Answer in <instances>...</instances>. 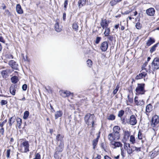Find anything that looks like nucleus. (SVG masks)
<instances>
[{
    "mask_svg": "<svg viewBox=\"0 0 159 159\" xmlns=\"http://www.w3.org/2000/svg\"><path fill=\"white\" fill-rule=\"evenodd\" d=\"M94 114L87 113L84 117V120L85 124L88 126L91 125L92 127L93 128L94 125Z\"/></svg>",
    "mask_w": 159,
    "mask_h": 159,
    "instance_id": "f257e3e1",
    "label": "nucleus"
},
{
    "mask_svg": "<svg viewBox=\"0 0 159 159\" xmlns=\"http://www.w3.org/2000/svg\"><path fill=\"white\" fill-rule=\"evenodd\" d=\"M151 125L153 128V129L155 131L154 128L156 127L159 123V116L156 115L152 116L150 122Z\"/></svg>",
    "mask_w": 159,
    "mask_h": 159,
    "instance_id": "f03ea898",
    "label": "nucleus"
},
{
    "mask_svg": "<svg viewBox=\"0 0 159 159\" xmlns=\"http://www.w3.org/2000/svg\"><path fill=\"white\" fill-rule=\"evenodd\" d=\"M145 84H138V86L135 89V91L138 93L140 94H144L146 91L144 90Z\"/></svg>",
    "mask_w": 159,
    "mask_h": 159,
    "instance_id": "7ed1b4c3",
    "label": "nucleus"
},
{
    "mask_svg": "<svg viewBox=\"0 0 159 159\" xmlns=\"http://www.w3.org/2000/svg\"><path fill=\"white\" fill-rule=\"evenodd\" d=\"M120 138V134L112 132L109 134L108 136V139L111 142L114 141H117Z\"/></svg>",
    "mask_w": 159,
    "mask_h": 159,
    "instance_id": "20e7f679",
    "label": "nucleus"
},
{
    "mask_svg": "<svg viewBox=\"0 0 159 159\" xmlns=\"http://www.w3.org/2000/svg\"><path fill=\"white\" fill-rule=\"evenodd\" d=\"M152 69L153 71L157 70L159 69V58L156 57L154 58L152 64Z\"/></svg>",
    "mask_w": 159,
    "mask_h": 159,
    "instance_id": "39448f33",
    "label": "nucleus"
},
{
    "mask_svg": "<svg viewBox=\"0 0 159 159\" xmlns=\"http://www.w3.org/2000/svg\"><path fill=\"white\" fill-rule=\"evenodd\" d=\"M137 120L134 115H131L129 117V120L127 122V123L132 125H135L137 123Z\"/></svg>",
    "mask_w": 159,
    "mask_h": 159,
    "instance_id": "423d86ee",
    "label": "nucleus"
},
{
    "mask_svg": "<svg viewBox=\"0 0 159 159\" xmlns=\"http://www.w3.org/2000/svg\"><path fill=\"white\" fill-rule=\"evenodd\" d=\"M8 64L12 68L16 70L18 69V65L14 60H11L9 61Z\"/></svg>",
    "mask_w": 159,
    "mask_h": 159,
    "instance_id": "0eeeda50",
    "label": "nucleus"
},
{
    "mask_svg": "<svg viewBox=\"0 0 159 159\" xmlns=\"http://www.w3.org/2000/svg\"><path fill=\"white\" fill-rule=\"evenodd\" d=\"M108 43L107 41H104L101 44L100 47L101 50L102 52L106 51L108 48Z\"/></svg>",
    "mask_w": 159,
    "mask_h": 159,
    "instance_id": "6e6552de",
    "label": "nucleus"
},
{
    "mask_svg": "<svg viewBox=\"0 0 159 159\" xmlns=\"http://www.w3.org/2000/svg\"><path fill=\"white\" fill-rule=\"evenodd\" d=\"M109 23L107 22L106 19H102L100 22V25L102 27L103 29H104L105 28H107L108 26Z\"/></svg>",
    "mask_w": 159,
    "mask_h": 159,
    "instance_id": "1a4fd4ad",
    "label": "nucleus"
},
{
    "mask_svg": "<svg viewBox=\"0 0 159 159\" xmlns=\"http://www.w3.org/2000/svg\"><path fill=\"white\" fill-rule=\"evenodd\" d=\"M155 10L153 8L151 7L146 11V14L150 16H154L155 13Z\"/></svg>",
    "mask_w": 159,
    "mask_h": 159,
    "instance_id": "9d476101",
    "label": "nucleus"
},
{
    "mask_svg": "<svg viewBox=\"0 0 159 159\" xmlns=\"http://www.w3.org/2000/svg\"><path fill=\"white\" fill-rule=\"evenodd\" d=\"M22 144L24 148V152H29V147L30 144L28 142L27 140H25L23 142Z\"/></svg>",
    "mask_w": 159,
    "mask_h": 159,
    "instance_id": "9b49d317",
    "label": "nucleus"
},
{
    "mask_svg": "<svg viewBox=\"0 0 159 159\" xmlns=\"http://www.w3.org/2000/svg\"><path fill=\"white\" fill-rule=\"evenodd\" d=\"M138 98L137 97L135 96L134 98V102L136 104L137 106H142L144 103V102L143 99L138 100Z\"/></svg>",
    "mask_w": 159,
    "mask_h": 159,
    "instance_id": "f8f14e48",
    "label": "nucleus"
},
{
    "mask_svg": "<svg viewBox=\"0 0 159 159\" xmlns=\"http://www.w3.org/2000/svg\"><path fill=\"white\" fill-rule=\"evenodd\" d=\"M64 147V143H60L58 146L56 148V151L61 152L63 150Z\"/></svg>",
    "mask_w": 159,
    "mask_h": 159,
    "instance_id": "ddd939ff",
    "label": "nucleus"
},
{
    "mask_svg": "<svg viewBox=\"0 0 159 159\" xmlns=\"http://www.w3.org/2000/svg\"><path fill=\"white\" fill-rule=\"evenodd\" d=\"M147 74L146 72H143L142 73L137 75L135 77V79L137 80L141 79L145 77Z\"/></svg>",
    "mask_w": 159,
    "mask_h": 159,
    "instance_id": "4468645a",
    "label": "nucleus"
},
{
    "mask_svg": "<svg viewBox=\"0 0 159 159\" xmlns=\"http://www.w3.org/2000/svg\"><path fill=\"white\" fill-rule=\"evenodd\" d=\"M61 95L63 97L65 98L69 96L71 94V93L69 91H61Z\"/></svg>",
    "mask_w": 159,
    "mask_h": 159,
    "instance_id": "2eb2a0df",
    "label": "nucleus"
},
{
    "mask_svg": "<svg viewBox=\"0 0 159 159\" xmlns=\"http://www.w3.org/2000/svg\"><path fill=\"white\" fill-rule=\"evenodd\" d=\"M16 90L15 85L13 84L11 85L10 88V93L13 95H15L16 94Z\"/></svg>",
    "mask_w": 159,
    "mask_h": 159,
    "instance_id": "dca6fc26",
    "label": "nucleus"
},
{
    "mask_svg": "<svg viewBox=\"0 0 159 159\" xmlns=\"http://www.w3.org/2000/svg\"><path fill=\"white\" fill-rule=\"evenodd\" d=\"M111 144L112 145L115 146V147H121L122 146V144L120 142H116L112 141V142H111Z\"/></svg>",
    "mask_w": 159,
    "mask_h": 159,
    "instance_id": "f3484780",
    "label": "nucleus"
},
{
    "mask_svg": "<svg viewBox=\"0 0 159 159\" xmlns=\"http://www.w3.org/2000/svg\"><path fill=\"white\" fill-rule=\"evenodd\" d=\"M130 133L128 131H124V139L125 140H127L129 139L130 136Z\"/></svg>",
    "mask_w": 159,
    "mask_h": 159,
    "instance_id": "a211bd4d",
    "label": "nucleus"
},
{
    "mask_svg": "<svg viewBox=\"0 0 159 159\" xmlns=\"http://www.w3.org/2000/svg\"><path fill=\"white\" fill-rule=\"evenodd\" d=\"M155 40L154 39L151 37H150L149 39L148 40L146 43V46L148 47H149L155 43Z\"/></svg>",
    "mask_w": 159,
    "mask_h": 159,
    "instance_id": "6ab92c4d",
    "label": "nucleus"
},
{
    "mask_svg": "<svg viewBox=\"0 0 159 159\" xmlns=\"http://www.w3.org/2000/svg\"><path fill=\"white\" fill-rule=\"evenodd\" d=\"M63 115V112L62 111H57L55 114V118L57 119L59 117H61Z\"/></svg>",
    "mask_w": 159,
    "mask_h": 159,
    "instance_id": "aec40b11",
    "label": "nucleus"
},
{
    "mask_svg": "<svg viewBox=\"0 0 159 159\" xmlns=\"http://www.w3.org/2000/svg\"><path fill=\"white\" fill-rule=\"evenodd\" d=\"M8 70H3L1 72V75L3 78L6 79L8 76Z\"/></svg>",
    "mask_w": 159,
    "mask_h": 159,
    "instance_id": "412c9836",
    "label": "nucleus"
},
{
    "mask_svg": "<svg viewBox=\"0 0 159 159\" xmlns=\"http://www.w3.org/2000/svg\"><path fill=\"white\" fill-rule=\"evenodd\" d=\"M152 107L151 104H148L146 107V114L148 115L147 112L149 113L152 110Z\"/></svg>",
    "mask_w": 159,
    "mask_h": 159,
    "instance_id": "4be33fe9",
    "label": "nucleus"
},
{
    "mask_svg": "<svg viewBox=\"0 0 159 159\" xmlns=\"http://www.w3.org/2000/svg\"><path fill=\"white\" fill-rule=\"evenodd\" d=\"M63 136L60 134H57L56 137V139L57 141H60V143H64L63 138Z\"/></svg>",
    "mask_w": 159,
    "mask_h": 159,
    "instance_id": "5701e85b",
    "label": "nucleus"
},
{
    "mask_svg": "<svg viewBox=\"0 0 159 159\" xmlns=\"http://www.w3.org/2000/svg\"><path fill=\"white\" fill-rule=\"evenodd\" d=\"M16 11L18 14H21L23 13V11L21 8V6L19 4L16 5Z\"/></svg>",
    "mask_w": 159,
    "mask_h": 159,
    "instance_id": "b1692460",
    "label": "nucleus"
},
{
    "mask_svg": "<svg viewBox=\"0 0 159 159\" xmlns=\"http://www.w3.org/2000/svg\"><path fill=\"white\" fill-rule=\"evenodd\" d=\"M86 0H79L78 2L79 8H81L86 4Z\"/></svg>",
    "mask_w": 159,
    "mask_h": 159,
    "instance_id": "393cba45",
    "label": "nucleus"
},
{
    "mask_svg": "<svg viewBox=\"0 0 159 159\" xmlns=\"http://www.w3.org/2000/svg\"><path fill=\"white\" fill-rule=\"evenodd\" d=\"M120 128L118 126H115L113 128V132L114 133L120 134Z\"/></svg>",
    "mask_w": 159,
    "mask_h": 159,
    "instance_id": "a878e982",
    "label": "nucleus"
},
{
    "mask_svg": "<svg viewBox=\"0 0 159 159\" xmlns=\"http://www.w3.org/2000/svg\"><path fill=\"white\" fill-rule=\"evenodd\" d=\"M11 82L14 84L16 83L19 80L18 77L16 76H14L11 77Z\"/></svg>",
    "mask_w": 159,
    "mask_h": 159,
    "instance_id": "bb28decb",
    "label": "nucleus"
},
{
    "mask_svg": "<svg viewBox=\"0 0 159 159\" xmlns=\"http://www.w3.org/2000/svg\"><path fill=\"white\" fill-rule=\"evenodd\" d=\"M55 30L58 32H60L61 30V27H59V23L57 22L55 25Z\"/></svg>",
    "mask_w": 159,
    "mask_h": 159,
    "instance_id": "cd10ccee",
    "label": "nucleus"
},
{
    "mask_svg": "<svg viewBox=\"0 0 159 159\" xmlns=\"http://www.w3.org/2000/svg\"><path fill=\"white\" fill-rule=\"evenodd\" d=\"M15 117L12 116L9 119V125L11 127L12 124L15 122Z\"/></svg>",
    "mask_w": 159,
    "mask_h": 159,
    "instance_id": "c85d7f7f",
    "label": "nucleus"
},
{
    "mask_svg": "<svg viewBox=\"0 0 159 159\" xmlns=\"http://www.w3.org/2000/svg\"><path fill=\"white\" fill-rule=\"evenodd\" d=\"M159 43H157L156 44H154L151 48L150 52L151 53H152L153 52L155 51L156 50V48L157 47L159 44Z\"/></svg>",
    "mask_w": 159,
    "mask_h": 159,
    "instance_id": "c756f323",
    "label": "nucleus"
},
{
    "mask_svg": "<svg viewBox=\"0 0 159 159\" xmlns=\"http://www.w3.org/2000/svg\"><path fill=\"white\" fill-rule=\"evenodd\" d=\"M16 120L17 123V125L19 129L21 128V125L22 124V120L20 118H17Z\"/></svg>",
    "mask_w": 159,
    "mask_h": 159,
    "instance_id": "7c9ffc66",
    "label": "nucleus"
},
{
    "mask_svg": "<svg viewBox=\"0 0 159 159\" xmlns=\"http://www.w3.org/2000/svg\"><path fill=\"white\" fill-rule=\"evenodd\" d=\"M79 26L76 22L74 23L72 25V28L73 30L76 31H77L78 30Z\"/></svg>",
    "mask_w": 159,
    "mask_h": 159,
    "instance_id": "2f4dec72",
    "label": "nucleus"
},
{
    "mask_svg": "<svg viewBox=\"0 0 159 159\" xmlns=\"http://www.w3.org/2000/svg\"><path fill=\"white\" fill-rule=\"evenodd\" d=\"M60 152L58 151H56L55 152L54 154V157L56 159H59L60 158L59 153Z\"/></svg>",
    "mask_w": 159,
    "mask_h": 159,
    "instance_id": "473e14b6",
    "label": "nucleus"
},
{
    "mask_svg": "<svg viewBox=\"0 0 159 159\" xmlns=\"http://www.w3.org/2000/svg\"><path fill=\"white\" fill-rule=\"evenodd\" d=\"M29 115V112L28 111H25L23 116V118L25 120H26L27 119Z\"/></svg>",
    "mask_w": 159,
    "mask_h": 159,
    "instance_id": "72a5a7b5",
    "label": "nucleus"
},
{
    "mask_svg": "<svg viewBox=\"0 0 159 159\" xmlns=\"http://www.w3.org/2000/svg\"><path fill=\"white\" fill-rule=\"evenodd\" d=\"M105 30L104 32V34H105V36L106 37H107V36L108 35L110 34V29L109 28H105Z\"/></svg>",
    "mask_w": 159,
    "mask_h": 159,
    "instance_id": "f704fd0d",
    "label": "nucleus"
},
{
    "mask_svg": "<svg viewBox=\"0 0 159 159\" xmlns=\"http://www.w3.org/2000/svg\"><path fill=\"white\" fill-rule=\"evenodd\" d=\"M107 119L109 120H113L115 119V116L113 114H111L107 117Z\"/></svg>",
    "mask_w": 159,
    "mask_h": 159,
    "instance_id": "c9c22d12",
    "label": "nucleus"
},
{
    "mask_svg": "<svg viewBox=\"0 0 159 159\" xmlns=\"http://www.w3.org/2000/svg\"><path fill=\"white\" fill-rule=\"evenodd\" d=\"M98 141L94 139L92 142L93 145V149H95L96 147V146L97 144H98Z\"/></svg>",
    "mask_w": 159,
    "mask_h": 159,
    "instance_id": "e433bc0d",
    "label": "nucleus"
},
{
    "mask_svg": "<svg viewBox=\"0 0 159 159\" xmlns=\"http://www.w3.org/2000/svg\"><path fill=\"white\" fill-rule=\"evenodd\" d=\"M130 141L133 144L135 143V139L134 135H132L130 136Z\"/></svg>",
    "mask_w": 159,
    "mask_h": 159,
    "instance_id": "4c0bfd02",
    "label": "nucleus"
},
{
    "mask_svg": "<svg viewBox=\"0 0 159 159\" xmlns=\"http://www.w3.org/2000/svg\"><path fill=\"white\" fill-rule=\"evenodd\" d=\"M143 134L142 133L141 131L139 130V131L138 137L139 139L142 140L143 139Z\"/></svg>",
    "mask_w": 159,
    "mask_h": 159,
    "instance_id": "58836bf2",
    "label": "nucleus"
},
{
    "mask_svg": "<svg viewBox=\"0 0 159 159\" xmlns=\"http://www.w3.org/2000/svg\"><path fill=\"white\" fill-rule=\"evenodd\" d=\"M117 3V2L116 0H111L110 2V4L111 6H113L116 5Z\"/></svg>",
    "mask_w": 159,
    "mask_h": 159,
    "instance_id": "ea45409f",
    "label": "nucleus"
},
{
    "mask_svg": "<svg viewBox=\"0 0 159 159\" xmlns=\"http://www.w3.org/2000/svg\"><path fill=\"white\" fill-rule=\"evenodd\" d=\"M124 111L123 110H121L118 112V116L119 117H121L124 114Z\"/></svg>",
    "mask_w": 159,
    "mask_h": 159,
    "instance_id": "a19ab883",
    "label": "nucleus"
},
{
    "mask_svg": "<svg viewBox=\"0 0 159 159\" xmlns=\"http://www.w3.org/2000/svg\"><path fill=\"white\" fill-rule=\"evenodd\" d=\"M142 26V25L139 22H138L135 25L136 28L138 30L141 29Z\"/></svg>",
    "mask_w": 159,
    "mask_h": 159,
    "instance_id": "79ce46f5",
    "label": "nucleus"
},
{
    "mask_svg": "<svg viewBox=\"0 0 159 159\" xmlns=\"http://www.w3.org/2000/svg\"><path fill=\"white\" fill-rule=\"evenodd\" d=\"M128 146L129 148H130V145L129 143H124V149L126 150H127L128 149Z\"/></svg>",
    "mask_w": 159,
    "mask_h": 159,
    "instance_id": "37998d69",
    "label": "nucleus"
},
{
    "mask_svg": "<svg viewBox=\"0 0 159 159\" xmlns=\"http://www.w3.org/2000/svg\"><path fill=\"white\" fill-rule=\"evenodd\" d=\"M121 120L122 124L124 125H125L127 123V122L128 121L127 120V119L125 120V118H121Z\"/></svg>",
    "mask_w": 159,
    "mask_h": 159,
    "instance_id": "c03bdc74",
    "label": "nucleus"
},
{
    "mask_svg": "<svg viewBox=\"0 0 159 159\" xmlns=\"http://www.w3.org/2000/svg\"><path fill=\"white\" fill-rule=\"evenodd\" d=\"M92 61L90 59H88L87 61V66L89 67H90V66L92 65Z\"/></svg>",
    "mask_w": 159,
    "mask_h": 159,
    "instance_id": "a18cd8bd",
    "label": "nucleus"
},
{
    "mask_svg": "<svg viewBox=\"0 0 159 159\" xmlns=\"http://www.w3.org/2000/svg\"><path fill=\"white\" fill-rule=\"evenodd\" d=\"M5 57L6 58L10 59L11 58H13V56L10 54H7L5 55Z\"/></svg>",
    "mask_w": 159,
    "mask_h": 159,
    "instance_id": "49530a36",
    "label": "nucleus"
},
{
    "mask_svg": "<svg viewBox=\"0 0 159 159\" xmlns=\"http://www.w3.org/2000/svg\"><path fill=\"white\" fill-rule=\"evenodd\" d=\"M101 39V38L100 37H97L95 41V43L98 44Z\"/></svg>",
    "mask_w": 159,
    "mask_h": 159,
    "instance_id": "de8ad7c7",
    "label": "nucleus"
},
{
    "mask_svg": "<svg viewBox=\"0 0 159 159\" xmlns=\"http://www.w3.org/2000/svg\"><path fill=\"white\" fill-rule=\"evenodd\" d=\"M127 150L128 153L130 155L132 154V152L134 151V150H133L132 148H130L129 149H128L127 150Z\"/></svg>",
    "mask_w": 159,
    "mask_h": 159,
    "instance_id": "09e8293b",
    "label": "nucleus"
},
{
    "mask_svg": "<svg viewBox=\"0 0 159 159\" xmlns=\"http://www.w3.org/2000/svg\"><path fill=\"white\" fill-rule=\"evenodd\" d=\"M7 100H2L1 102V105L3 106L7 104Z\"/></svg>",
    "mask_w": 159,
    "mask_h": 159,
    "instance_id": "8fccbe9b",
    "label": "nucleus"
},
{
    "mask_svg": "<svg viewBox=\"0 0 159 159\" xmlns=\"http://www.w3.org/2000/svg\"><path fill=\"white\" fill-rule=\"evenodd\" d=\"M68 0H65L64 3V9L65 10H66Z\"/></svg>",
    "mask_w": 159,
    "mask_h": 159,
    "instance_id": "3c124183",
    "label": "nucleus"
},
{
    "mask_svg": "<svg viewBox=\"0 0 159 159\" xmlns=\"http://www.w3.org/2000/svg\"><path fill=\"white\" fill-rule=\"evenodd\" d=\"M40 155L39 153H37L35 155V158L33 159H40Z\"/></svg>",
    "mask_w": 159,
    "mask_h": 159,
    "instance_id": "603ef678",
    "label": "nucleus"
},
{
    "mask_svg": "<svg viewBox=\"0 0 159 159\" xmlns=\"http://www.w3.org/2000/svg\"><path fill=\"white\" fill-rule=\"evenodd\" d=\"M133 149H134V151H135L137 152H139L141 151V148H137L136 147H133Z\"/></svg>",
    "mask_w": 159,
    "mask_h": 159,
    "instance_id": "864d4df0",
    "label": "nucleus"
},
{
    "mask_svg": "<svg viewBox=\"0 0 159 159\" xmlns=\"http://www.w3.org/2000/svg\"><path fill=\"white\" fill-rule=\"evenodd\" d=\"M107 39L108 40L111 41H112L113 39V37L112 35H108L107 36Z\"/></svg>",
    "mask_w": 159,
    "mask_h": 159,
    "instance_id": "5fc2aeb1",
    "label": "nucleus"
},
{
    "mask_svg": "<svg viewBox=\"0 0 159 159\" xmlns=\"http://www.w3.org/2000/svg\"><path fill=\"white\" fill-rule=\"evenodd\" d=\"M7 120L6 119L2 122L0 123V127H3V125H4V124L7 122Z\"/></svg>",
    "mask_w": 159,
    "mask_h": 159,
    "instance_id": "6e6d98bb",
    "label": "nucleus"
},
{
    "mask_svg": "<svg viewBox=\"0 0 159 159\" xmlns=\"http://www.w3.org/2000/svg\"><path fill=\"white\" fill-rule=\"evenodd\" d=\"M27 85L26 84H25L23 85L22 86V89L23 91H25L27 89Z\"/></svg>",
    "mask_w": 159,
    "mask_h": 159,
    "instance_id": "4d7b16f0",
    "label": "nucleus"
},
{
    "mask_svg": "<svg viewBox=\"0 0 159 159\" xmlns=\"http://www.w3.org/2000/svg\"><path fill=\"white\" fill-rule=\"evenodd\" d=\"M148 62H145L143 65L142 68V70H143V69H144L145 70H146V69H145V68L146 66L148 64Z\"/></svg>",
    "mask_w": 159,
    "mask_h": 159,
    "instance_id": "13d9d810",
    "label": "nucleus"
},
{
    "mask_svg": "<svg viewBox=\"0 0 159 159\" xmlns=\"http://www.w3.org/2000/svg\"><path fill=\"white\" fill-rule=\"evenodd\" d=\"M11 150L10 149H7V158L10 157Z\"/></svg>",
    "mask_w": 159,
    "mask_h": 159,
    "instance_id": "bf43d9fd",
    "label": "nucleus"
},
{
    "mask_svg": "<svg viewBox=\"0 0 159 159\" xmlns=\"http://www.w3.org/2000/svg\"><path fill=\"white\" fill-rule=\"evenodd\" d=\"M0 42L3 43H5L6 42L3 38L1 36H0Z\"/></svg>",
    "mask_w": 159,
    "mask_h": 159,
    "instance_id": "052dcab7",
    "label": "nucleus"
},
{
    "mask_svg": "<svg viewBox=\"0 0 159 159\" xmlns=\"http://www.w3.org/2000/svg\"><path fill=\"white\" fill-rule=\"evenodd\" d=\"M0 129V133L2 135H3L4 132V130L3 127H1Z\"/></svg>",
    "mask_w": 159,
    "mask_h": 159,
    "instance_id": "680f3d73",
    "label": "nucleus"
},
{
    "mask_svg": "<svg viewBox=\"0 0 159 159\" xmlns=\"http://www.w3.org/2000/svg\"><path fill=\"white\" fill-rule=\"evenodd\" d=\"M121 155L122 156V157L124 158L125 156V153L124 152V150L123 149H121Z\"/></svg>",
    "mask_w": 159,
    "mask_h": 159,
    "instance_id": "e2e57ef3",
    "label": "nucleus"
},
{
    "mask_svg": "<svg viewBox=\"0 0 159 159\" xmlns=\"http://www.w3.org/2000/svg\"><path fill=\"white\" fill-rule=\"evenodd\" d=\"M63 19L64 21H65L66 19V13L64 12L63 14Z\"/></svg>",
    "mask_w": 159,
    "mask_h": 159,
    "instance_id": "0e129e2a",
    "label": "nucleus"
},
{
    "mask_svg": "<svg viewBox=\"0 0 159 159\" xmlns=\"http://www.w3.org/2000/svg\"><path fill=\"white\" fill-rule=\"evenodd\" d=\"M104 159H112L111 157H109L108 156L106 155L104 157Z\"/></svg>",
    "mask_w": 159,
    "mask_h": 159,
    "instance_id": "69168bd1",
    "label": "nucleus"
},
{
    "mask_svg": "<svg viewBox=\"0 0 159 159\" xmlns=\"http://www.w3.org/2000/svg\"><path fill=\"white\" fill-rule=\"evenodd\" d=\"M101 158V156L99 155H97V157L95 158L94 159H100Z\"/></svg>",
    "mask_w": 159,
    "mask_h": 159,
    "instance_id": "338daca9",
    "label": "nucleus"
},
{
    "mask_svg": "<svg viewBox=\"0 0 159 159\" xmlns=\"http://www.w3.org/2000/svg\"><path fill=\"white\" fill-rule=\"evenodd\" d=\"M118 90H117V89H115L113 91V93L114 95L116 94V93H117V92L118 91Z\"/></svg>",
    "mask_w": 159,
    "mask_h": 159,
    "instance_id": "774afa93",
    "label": "nucleus"
}]
</instances>
